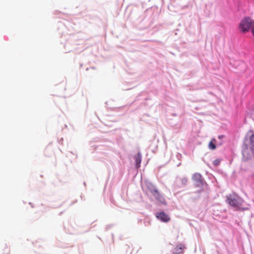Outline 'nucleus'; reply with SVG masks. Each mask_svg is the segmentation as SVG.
Segmentation results:
<instances>
[{
    "instance_id": "obj_12",
    "label": "nucleus",
    "mask_w": 254,
    "mask_h": 254,
    "mask_svg": "<svg viewBox=\"0 0 254 254\" xmlns=\"http://www.w3.org/2000/svg\"><path fill=\"white\" fill-rule=\"evenodd\" d=\"M188 182V180L186 178H183L181 179V183L183 185H186Z\"/></svg>"
},
{
    "instance_id": "obj_8",
    "label": "nucleus",
    "mask_w": 254,
    "mask_h": 254,
    "mask_svg": "<svg viewBox=\"0 0 254 254\" xmlns=\"http://www.w3.org/2000/svg\"><path fill=\"white\" fill-rule=\"evenodd\" d=\"M136 168L140 167V164L141 161V157L140 153H138L134 157Z\"/></svg>"
},
{
    "instance_id": "obj_11",
    "label": "nucleus",
    "mask_w": 254,
    "mask_h": 254,
    "mask_svg": "<svg viewBox=\"0 0 254 254\" xmlns=\"http://www.w3.org/2000/svg\"><path fill=\"white\" fill-rule=\"evenodd\" d=\"M220 162V160L218 159H215V160L213 161V164L214 166H218Z\"/></svg>"
},
{
    "instance_id": "obj_3",
    "label": "nucleus",
    "mask_w": 254,
    "mask_h": 254,
    "mask_svg": "<svg viewBox=\"0 0 254 254\" xmlns=\"http://www.w3.org/2000/svg\"><path fill=\"white\" fill-rule=\"evenodd\" d=\"M156 217L160 221L163 222H168L170 221V218L164 212H158L156 214Z\"/></svg>"
},
{
    "instance_id": "obj_15",
    "label": "nucleus",
    "mask_w": 254,
    "mask_h": 254,
    "mask_svg": "<svg viewBox=\"0 0 254 254\" xmlns=\"http://www.w3.org/2000/svg\"><path fill=\"white\" fill-rule=\"evenodd\" d=\"M252 33L253 34V36L254 37V28L252 30Z\"/></svg>"
},
{
    "instance_id": "obj_4",
    "label": "nucleus",
    "mask_w": 254,
    "mask_h": 254,
    "mask_svg": "<svg viewBox=\"0 0 254 254\" xmlns=\"http://www.w3.org/2000/svg\"><path fill=\"white\" fill-rule=\"evenodd\" d=\"M252 154L254 155V153L251 151V149L246 147L243 150V159L244 161H247L251 158Z\"/></svg>"
},
{
    "instance_id": "obj_13",
    "label": "nucleus",
    "mask_w": 254,
    "mask_h": 254,
    "mask_svg": "<svg viewBox=\"0 0 254 254\" xmlns=\"http://www.w3.org/2000/svg\"><path fill=\"white\" fill-rule=\"evenodd\" d=\"M9 253H10L9 249H8V248H6V253H5V254H9Z\"/></svg>"
},
{
    "instance_id": "obj_10",
    "label": "nucleus",
    "mask_w": 254,
    "mask_h": 254,
    "mask_svg": "<svg viewBox=\"0 0 254 254\" xmlns=\"http://www.w3.org/2000/svg\"><path fill=\"white\" fill-rule=\"evenodd\" d=\"M216 140L215 138H212L208 144V148L210 150H214L216 149L215 143Z\"/></svg>"
},
{
    "instance_id": "obj_7",
    "label": "nucleus",
    "mask_w": 254,
    "mask_h": 254,
    "mask_svg": "<svg viewBox=\"0 0 254 254\" xmlns=\"http://www.w3.org/2000/svg\"><path fill=\"white\" fill-rule=\"evenodd\" d=\"M185 248V246L180 244L176 247V248L174 250V253L175 254H179L183 252L184 249Z\"/></svg>"
},
{
    "instance_id": "obj_6",
    "label": "nucleus",
    "mask_w": 254,
    "mask_h": 254,
    "mask_svg": "<svg viewBox=\"0 0 254 254\" xmlns=\"http://www.w3.org/2000/svg\"><path fill=\"white\" fill-rule=\"evenodd\" d=\"M192 179L198 184L202 185L203 180L201 175L199 173H195L192 176Z\"/></svg>"
},
{
    "instance_id": "obj_1",
    "label": "nucleus",
    "mask_w": 254,
    "mask_h": 254,
    "mask_svg": "<svg viewBox=\"0 0 254 254\" xmlns=\"http://www.w3.org/2000/svg\"><path fill=\"white\" fill-rule=\"evenodd\" d=\"M240 28L244 32L254 29V21L250 18H244L240 24Z\"/></svg>"
},
{
    "instance_id": "obj_5",
    "label": "nucleus",
    "mask_w": 254,
    "mask_h": 254,
    "mask_svg": "<svg viewBox=\"0 0 254 254\" xmlns=\"http://www.w3.org/2000/svg\"><path fill=\"white\" fill-rule=\"evenodd\" d=\"M156 200L161 204H165L166 201L164 197L157 190L152 194Z\"/></svg>"
},
{
    "instance_id": "obj_9",
    "label": "nucleus",
    "mask_w": 254,
    "mask_h": 254,
    "mask_svg": "<svg viewBox=\"0 0 254 254\" xmlns=\"http://www.w3.org/2000/svg\"><path fill=\"white\" fill-rule=\"evenodd\" d=\"M147 187L148 190L152 193V194L158 190L157 188L152 184H148L147 185Z\"/></svg>"
},
{
    "instance_id": "obj_14",
    "label": "nucleus",
    "mask_w": 254,
    "mask_h": 254,
    "mask_svg": "<svg viewBox=\"0 0 254 254\" xmlns=\"http://www.w3.org/2000/svg\"><path fill=\"white\" fill-rule=\"evenodd\" d=\"M223 137V135H219V136H218V138H220V139H221V138H222Z\"/></svg>"
},
{
    "instance_id": "obj_2",
    "label": "nucleus",
    "mask_w": 254,
    "mask_h": 254,
    "mask_svg": "<svg viewBox=\"0 0 254 254\" xmlns=\"http://www.w3.org/2000/svg\"><path fill=\"white\" fill-rule=\"evenodd\" d=\"M227 202L231 206L235 208H239L241 205L240 199L233 195H230L227 196Z\"/></svg>"
}]
</instances>
